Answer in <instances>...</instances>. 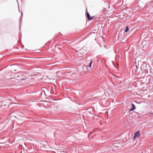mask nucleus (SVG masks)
<instances>
[{"mask_svg":"<svg viewBox=\"0 0 153 153\" xmlns=\"http://www.w3.org/2000/svg\"><path fill=\"white\" fill-rule=\"evenodd\" d=\"M118 143H114L113 144H110L106 147L105 149L106 151L110 153H112L116 150L117 147Z\"/></svg>","mask_w":153,"mask_h":153,"instance_id":"obj_1","label":"nucleus"},{"mask_svg":"<svg viewBox=\"0 0 153 153\" xmlns=\"http://www.w3.org/2000/svg\"><path fill=\"white\" fill-rule=\"evenodd\" d=\"M14 76H16L17 80H18V82H21V81L25 80L26 79L25 76L23 75H22L20 74L18 75H15Z\"/></svg>","mask_w":153,"mask_h":153,"instance_id":"obj_2","label":"nucleus"},{"mask_svg":"<svg viewBox=\"0 0 153 153\" xmlns=\"http://www.w3.org/2000/svg\"><path fill=\"white\" fill-rule=\"evenodd\" d=\"M14 75H12L11 74H10V82L14 83H17L18 82L17 80L16 76H15V77H12V76H14Z\"/></svg>","mask_w":153,"mask_h":153,"instance_id":"obj_3","label":"nucleus"},{"mask_svg":"<svg viewBox=\"0 0 153 153\" xmlns=\"http://www.w3.org/2000/svg\"><path fill=\"white\" fill-rule=\"evenodd\" d=\"M17 66L15 65H10V69L12 71H10V73L11 74L13 73V71H16V69Z\"/></svg>","mask_w":153,"mask_h":153,"instance_id":"obj_4","label":"nucleus"},{"mask_svg":"<svg viewBox=\"0 0 153 153\" xmlns=\"http://www.w3.org/2000/svg\"><path fill=\"white\" fill-rule=\"evenodd\" d=\"M85 16L86 17H87L89 21L91 20L94 17V16H91L89 13L86 10V12Z\"/></svg>","mask_w":153,"mask_h":153,"instance_id":"obj_5","label":"nucleus"},{"mask_svg":"<svg viewBox=\"0 0 153 153\" xmlns=\"http://www.w3.org/2000/svg\"><path fill=\"white\" fill-rule=\"evenodd\" d=\"M140 131H138L136 132H135L134 133V136L133 137V139L134 140H135V139H136L137 137L139 136H140Z\"/></svg>","mask_w":153,"mask_h":153,"instance_id":"obj_6","label":"nucleus"},{"mask_svg":"<svg viewBox=\"0 0 153 153\" xmlns=\"http://www.w3.org/2000/svg\"><path fill=\"white\" fill-rule=\"evenodd\" d=\"M132 107L129 109V111H132L134 110L136 108V106L133 103H131Z\"/></svg>","mask_w":153,"mask_h":153,"instance_id":"obj_7","label":"nucleus"},{"mask_svg":"<svg viewBox=\"0 0 153 153\" xmlns=\"http://www.w3.org/2000/svg\"><path fill=\"white\" fill-rule=\"evenodd\" d=\"M23 15V13L22 12L21 14V16L20 17L19 19L20 25H21V23L22 22V16Z\"/></svg>","mask_w":153,"mask_h":153,"instance_id":"obj_8","label":"nucleus"},{"mask_svg":"<svg viewBox=\"0 0 153 153\" xmlns=\"http://www.w3.org/2000/svg\"><path fill=\"white\" fill-rule=\"evenodd\" d=\"M129 30V28L128 26H126L125 29L124 30V32H127L128 31V30Z\"/></svg>","mask_w":153,"mask_h":153,"instance_id":"obj_9","label":"nucleus"},{"mask_svg":"<svg viewBox=\"0 0 153 153\" xmlns=\"http://www.w3.org/2000/svg\"><path fill=\"white\" fill-rule=\"evenodd\" d=\"M92 60H91L90 62L89 65L88 66L89 68H91V67L92 64Z\"/></svg>","mask_w":153,"mask_h":153,"instance_id":"obj_10","label":"nucleus"},{"mask_svg":"<svg viewBox=\"0 0 153 153\" xmlns=\"http://www.w3.org/2000/svg\"><path fill=\"white\" fill-rule=\"evenodd\" d=\"M41 93L42 94V95L43 94H44L45 96H46V94L45 93L44 90H42L41 91Z\"/></svg>","mask_w":153,"mask_h":153,"instance_id":"obj_11","label":"nucleus"},{"mask_svg":"<svg viewBox=\"0 0 153 153\" xmlns=\"http://www.w3.org/2000/svg\"><path fill=\"white\" fill-rule=\"evenodd\" d=\"M137 69L133 68L132 69V71L134 73H135L137 71Z\"/></svg>","mask_w":153,"mask_h":153,"instance_id":"obj_12","label":"nucleus"},{"mask_svg":"<svg viewBox=\"0 0 153 153\" xmlns=\"http://www.w3.org/2000/svg\"><path fill=\"white\" fill-rule=\"evenodd\" d=\"M10 106L11 105L12 106H13V105L15 104V103H13V102H12V103L10 102Z\"/></svg>","mask_w":153,"mask_h":153,"instance_id":"obj_13","label":"nucleus"},{"mask_svg":"<svg viewBox=\"0 0 153 153\" xmlns=\"http://www.w3.org/2000/svg\"><path fill=\"white\" fill-rule=\"evenodd\" d=\"M149 113L150 114L153 115V113H152V112H149Z\"/></svg>","mask_w":153,"mask_h":153,"instance_id":"obj_14","label":"nucleus"},{"mask_svg":"<svg viewBox=\"0 0 153 153\" xmlns=\"http://www.w3.org/2000/svg\"><path fill=\"white\" fill-rule=\"evenodd\" d=\"M135 67H136V69H137L138 68V66L136 65L135 66Z\"/></svg>","mask_w":153,"mask_h":153,"instance_id":"obj_15","label":"nucleus"},{"mask_svg":"<svg viewBox=\"0 0 153 153\" xmlns=\"http://www.w3.org/2000/svg\"><path fill=\"white\" fill-rule=\"evenodd\" d=\"M11 96H10V101H13V99H11Z\"/></svg>","mask_w":153,"mask_h":153,"instance_id":"obj_16","label":"nucleus"},{"mask_svg":"<svg viewBox=\"0 0 153 153\" xmlns=\"http://www.w3.org/2000/svg\"><path fill=\"white\" fill-rule=\"evenodd\" d=\"M61 34V35L60 36H59L60 37H61V36H62V34L61 33H60Z\"/></svg>","mask_w":153,"mask_h":153,"instance_id":"obj_17","label":"nucleus"},{"mask_svg":"<svg viewBox=\"0 0 153 153\" xmlns=\"http://www.w3.org/2000/svg\"><path fill=\"white\" fill-rule=\"evenodd\" d=\"M112 64L113 65L114 67H115V66L114 65L113 63V62H112Z\"/></svg>","mask_w":153,"mask_h":153,"instance_id":"obj_18","label":"nucleus"},{"mask_svg":"<svg viewBox=\"0 0 153 153\" xmlns=\"http://www.w3.org/2000/svg\"><path fill=\"white\" fill-rule=\"evenodd\" d=\"M18 9H19V11L20 12V10H19V6L18 7Z\"/></svg>","mask_w":153,"mask_h":153,"instance_id":"obj_19","label":"nucleus"},{"mask_svg":"<svg viewBox=\"0 0 153 153\" xmlns=\"http://www.w3.org/2000/svg\"><path fill=\"white\" fill-rule=\"evenodd\" d=\"M24 46L23 45L22 47V48H24Z\"/></svg>","mask_w":153,"mask_h":153,"instance_id":"obj_20","label":"nucleus"},{"mask_svg":"<svg viewBox=\"0 0 153 153\" xmlns=\"http://www.w3.org/2000/svg\"><path fill=\"white\" fill-rule=\"evenodd\" d=\"M9 106H10V105H8V107H9Z\"/></svg>","mask_w":153,"mask_h":153,"instance_id":"obj_21","label":"nucleus"}]
</instances>
